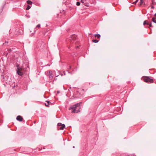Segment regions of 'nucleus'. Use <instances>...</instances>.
<instances>
[{
  "mask_svg": "<svg viewBox=\"0 0 156 156\" xmlns=\"http://www.w3.org/2000/svg\"><path fill=\"white\" fill-rule=\"evenodd\" d=\"M80 103H77L71 107L69 110H71L72 112L77 113L80 112Z\"/></svg>",
  "mask_w": 156,
  "mask_h": 156,
  "instance_id": "obj_1",
  "label": "nucleus"
},
{
  "mask_svg": "<svg viewBox=\"0 0 156 156\" xmlns=\"http://www.w3.org/2000/svg\"><path fill=\"white\" fill-rule=\"evenodd\" d=\"M141 80L144 82L148 83H152L154 81L153 79L151 76H144L142 77Z\"/></svg>",
  "mask_w": 156,
  "mask_h": 156,
  "instance_id": "obj_2",
  "label": "nucleus"
},
{
  "mask_svg": "<svg viewBox=\"0 0 156 156\" xmlns=\"http://www.w3.org/2000/svg\"><path fill=\"white\" fill-rule=\"evenodd\" d=\"M76 36L75 34H73L69 38V44H71L75 43L76 44L77 41H76Z\"/></svg>",
  "mask_w": 156,
  "mask_h": 156,
  "instance_id": "obj_3",
  "label": "nucleus"
},
{
  "mask_svg": "<svg viewBox=\"0 0 156 156\" xmlns=\"http://www.w3.org/2000/svg\"><path fill=\"white\" fill-rule=\"evenodd\" d=\"M57 125L58 127V129L63 130L65 127V126L64 124H62L61 123H58Z\"/></svg>",
  "mask_w": 156,
  "mask_h": 156,
  "instance_id": "obj_4",
  "label": "nucleus"
},
{
  "mask_svg": "<svg viewBox=\"0 0 156 156\" xmlns=\"http://www.w3.org/2000/svg\"><path fill=\"white\" fill-rule=\"evenodd\" d=\"M143 25L145 26V25H149V27H146V28H149L150 27H152V23L151 22L150 23H149L147 20H146L144 21V22Z\"/></svg>",
  "mask_w": 156,
  "mask_h": 156,
  "instance_id": "obj_5",
  "label": "nucleus"
},
{
  "mask_svg": "<svg viewBox=\"0 0 156 156\" xmlns=\"http://www.w3.org/2000/svg\"><path fill=\"white\" fill-rule=\"evenodd\" d=\"M47 74H48V76H49V78L51 79L53 76L52 72L51 71H48L47 72Z\"/></svg>",
  "mask_w": 156,
  "mask_h": 156,
  "instance_id": "obj_6",
  "label": "nucleus"
},
{
  "mask_svg": "<svg viewBox=\"0 0 156 156\" xmlns=\"http://www.w3.org/2000/svg\"><path fill=\"white\" fill-rule=\"evenodd\" d=\"M16 119L19 121H22L23 120V118L20 115L16 117Z\"/></svg>",
  "mask_w": 156,
  "mask_h": 156,
  "instance_id": "obj_7",
  "label": "nucleus"
},
{
  "mask_svg": "<svg viewBox=\"0 0 156 156\" xmlns=\"http://www.w3.org/2000/svg\"><path fill=\"white\" fill-rule=\"evenodd\" d=\"M17 73L18 75L20 76H21L23 75V73L22 72V71L17 70Z\"/></svg>",
  "mask_w": 156,
  "mask_h": 156,
  "instance_id": "obj_8",
  "label": "nucleus"
},
{
  "mask_svg": "<svg viewBox=\"0 0 156 156\" xmlns=\"http://www.w3.org/2000/svg\"><path fill=\"white\" fill-rule=\"evenodd\" d=\"M144 0H140L139 4V5L140 6L141 5L143 4H144V5L145 4L144 3Z\"/></svg>",
  "mask_w": 156,
  "mask_h": 156,
  "instance_id": "obj_9",
  "label": "nucleus"
},
{
  "mask_svg": "<svg viewBox=\"0 0 156 156\" xmlns=\"http://www.w3.org/2000/svg\"><path fill=\"white\" fill-rule=\"evenodd\" d=\"M94 36L95 37H97L98 39L100 38L101 37L100 35L99 34H95Z\"/></svg>",
  "mask_w": 156,
  "mask_h": 156,
  "instance_id": "obj_10",
  "label": "nucleus"
},
{
  "mask_svg": "<svg viewBox=\"0 0 156 156\" xmlns=\"http://www.w3.org/2000/svg\"><path fill=\"white\" fill-rule=\"evenodd\" d=\"M152 20L153 22L156 23V17H153L152 19Z\"/></svg>",
  "mask_w": 156,
  "mask_h": 156,
  "instance_id": "obj_11",
  "label": "nucleus"
},
{
  "mask_svg": "<svg viewBox=\"0 0 156 156\" xmlns=\"http://www.w3.org/2000/svg\"><path fill=\"white\" fill-rule=\"evenodd\" d=\"M47 103H45V105L47 107H48L49 106V105L50 104V101H46V102Z\"/></svg>",
  "mask_w": 156,
  "mask_h": 156,
  "instance_id": "obj_12",
  "label": "nucleus"
},
{
  "mask_svg": "<svg viewBox=\"0 0 156 156\" xmlns=\"http://www.w3.org/2000/svg\"><path fill=\"white\" fill-rule=\"evenodd\" d=\"M17 66V70H19V71H22V68L21 67H19V66Z\"/></svg>",
  "mask_w": 156,
  "mask_h": 156,
  "instance_id": "obj_13",
  "label": "nucleus"
},
{
  "mask_svg": "<svg viewBox=\"0 0 156 156\" xmlns=\"http://www.w3.org/2000/svg\"><path fill=\"white\" fill-rule=\"evenodd\" d=\"M41 27V25L40 24H38L36 27V29L37 30L39 29Z\"/></svg>",
  "mask_w": 156,
  "mask_h": 156,
  "instance_id": "obj_14",
  "label": "nucleus"
},
{
  "mask_svg": "<svg viewBox=\"0 0 156 156\" xmlns=\"http://www.w3.org/2000/svg\"><path fill=\"white\" fill-rule=\"evenodd\" d=\"M27 3L28 4L31 5L32 4V2L28 0L27 1Z\"/></svg>",
  "mask_w": 156,
  "mask_h": 156,
  "instance_id": "obj_15",
  "label": "nucleus"
},
{
  "mask_svg": "<svg viewBox=\"0 0 156 156\" xmlns=\"http://www.w3.org/2000/svg\"><path fill=\"white\" fill-rule=\"evenodd\" d=\"M92 41L94 43H97L98 42V41L96 39L92 40Z\"/></svg>",
  "mask_w": 156,
  "mask_h": 156,
  "instance_id": "obj_16",
  "label": "nucleus"
},
{
  "mask_svg": "<svg viewBox=\"0 0 156 156\" xmlns=\"http://www.w3.org/2000/svg\"><path fill=\"white\" fill-rule=\"evenodd\" d=\"M30 6L29 5H28L27 7V8L26 9L27 10H28L29 9H30Z\"/></svg>",
  "mask_w": 156,
  "mask_h": 156,
  "instance_id": "obj_17",
  "label": "nucleus"
},
{
  "mask_svg": "<svg viewBox=\"0 0 156 156\" xmlns=\"http://www.w3.org/2000/svg\"><path fill=\"white\" fill-rule=\"evenodd\" d=\"M138 0H136V1L135 2H133L132 4L134 5L136 4L137 3V2H138Z\"/></svg>",
  "mask_w": 156,
  "mask_h": 156,
  "instance_id": "obj_18",
  "label": "nucleus"
},
{
  "mask_svg": "<svg viewBox=\"0 0 156 156\" xmlns=\"http://www.w3.org/2000/svg\"><path fill=\"white\" fill-rule=\"evenodd\" d=\"M81 0V2L82 3H84L85 2L86 0Z\"/></svg>",
  "mask_w": 156,
  "mask_h": 156,
  "instance_id": "obj_19",
  "label": "nucleus"
},
{
  "mask_svg": "<svg viewBox=\"0 0 156 156\" xmlns=\"http://www.w3.org/2000/svg\"><path fill=\"white\" fill-rule=\"evenodd\" d=\"M80 5V3L79 2H77V3H76V5H77V6H79Z\"/></svg>",
  "mask_w": 156,
  "mask_h": 156,
  "instance_id": "obj_20",
  "label": "nucleus"
},
{
  "mask_svg": "<svg viewBox=\"0 0 156 156\" xmlns=\"http://www.w3.org/2000/svg\"><path fill=\"white\" fill-rule=\"evenodd\" d=\"M151 8L152 9H154V6H153L152 5L151 6Z\"/></svg>",
  "mask_w": 156,
  "mask_h": 156,
  "instance_id": "obj_21",
  "label": "nucleus"
},
{
  "mask_svg": "<svg viewBox=\"0 0 156 156\" xmlns=\"http://www.w3.org/2000/svg\"><path fill=\"white\" fill-rule=\"evenodd\" d=\"M154 16L156 17V13L154 14Z\"/></svg>",
  "mask_w": 156,
  "mask_h": 156,
  "instance_id": "obj_22",
  "label": "nucleus"
},
{
  "mask_svg": "<svg viewBox=\"0 0 156 156\" xmlns=\"http://www.w3.org/2000/svg\"><path fill=\"white\" fill-rule=\"evenodd\" d=\"M76 47H77V48H78V46H76Z\"/></svg>",
  "mask_w": 156,
  "mask_h": 156,
  "instance_id": "obj_23",
  "label": "nucleus"
},
{
  "mask_svg": "<svg viewBox=\"0 0 156 156\" xmlns=\"http://www.w3.org/2000/svg\"><path fill=\"white\" fill-rule=\"evenodd\" d=\"M9 50L10 51H11V49H9Z\"/></svg>",
  "mask_w": 156,
  "mask_h": 156,
  "instance_id": "obj_24",
  "label": "nucleus"
},
{
  "mask_svg": "<svg viewBox=\"0 0 156 156\" xmlns=\"http://www.w3.org/2000/svg\"><path fill=\"white\" fill-rule=\"evenodd\" d=\"M71 68V66H69V68L70 69Z\"/></svg>",
  "mask_w": 156,
  "mask_h": 156,
  "instance_id": "obj_25",
  "label": "nucleus"
},
{
  "mask_svg": "<svg viewBox=\"0 0 156 156\" xmlns=\"http://www.w3.org/2000/svg\"><path fill=\"white\" fill-rule=\"evenodd\" d=\"M57 93H59V91H58L57 92Z\"/></svg>",
  "mask_w": 156,
  "mask_h": 156,
  "instance_id": "obj_26",
  "label": "nucleus"
}]
</instances>
